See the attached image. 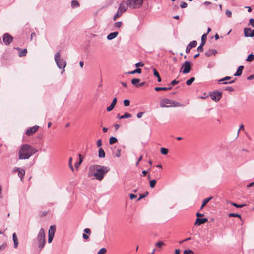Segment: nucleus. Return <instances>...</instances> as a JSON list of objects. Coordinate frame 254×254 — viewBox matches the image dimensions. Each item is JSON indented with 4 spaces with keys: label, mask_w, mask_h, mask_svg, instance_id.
<instances>
[{
    "label": "nucleus",
    "mask_w": 254,
    "mask_h": 254,
    "mask_svg": "<svg viewBox=\"0 0 254 254\" xmlns=\"http://www.w3.org/2000/svg\"><path fill=\"white\" fill-rule=\"evenodd\" d=\"M109 170L110 168L108 166L99 165H91L89 168L88 176L90 177L94 176L96 179L101 181Z\"/></svg>",
    "instance_id": "nucleus-1"
},
{
    "label": "nucleus",
    "mask_w": 254,
    "mask_h": 254,
    "mask_svg": "<svg viewBox=\"0 0 254 254\" xmlns=\"http://www.w3.org/2000/svg\"><path fill=\"white\" fill-rule=\"evenodd\" d=\"M37 152V150L30 145H22L18 151L19 159L21 160L29 159L33 154Z\"/></svg>",
    "instance_id": "nucleus-2"
},
{
    "label": "nucleus",
    "mask_w": 254,
    "mask_h": 254,
    "mask_svg": "<svg viewBox=\"0 0 254 254\" xmlns=\"http://www.w3.org/2000/svg\"><path fill=\"white\" fill-rule=\"evenodd\" d=\"M54 60L58 68L62 69L61 74H63L65 71L64 68L66 65V62L64 58H61L60 51L56 53L54 56Z\"/></svg>",
    "instance_id": "nucleus-3"
},
{
    "label": "nucleus",
    "mask_w": 254,
    "mask_h": 254,
    "mask_svg": "<svg viewBox=\"0 0 254 254\" xmlns=\"http://www.w3.org/2000/svg\"><path fill=\"white\" fill-rule=\"evenodd\" d=\"M37 240L38 243V247L40 250H41L44 247L45 241V233L44 229L41 228L37 237Z\"/></svg>",
    "instance_id": "nucleus-4"
},
{
    "label": "nucleus",
    "mask_w": 254,
    "mask_h": 254,
    "mask_svg": "<svg viewBox=\"0 0 254 254\" xmlns=\"http://www.w3.org/2000/svg\"><path fill=\"white\" fill-rule=\"evenodd\" d=\"M143 0H127L128 6L132 9L140 7L143 3Z\"/></svg>",
    "instance_id": "nucleus-5"
},
{
    "label": "nucleus",
    "mask_w": 254,
    "mask_h": 254,
    "mask_svg": "<svg viewBox=\"0 0 254 254\" xmlns=\"http://www.w3.org/2000/svg\"><path fill=\"white\" fill-rule=\"evenodd\" d=\"M181 69H182V73L183 74L189 73L191 69L190 63L188 61L184 62L181 66Z\"/></svg>",
    "instance_id": "nucleus-6"
},
{
    "label": "nucleus",
    "mask_w": 254,
    "mask_h": 254,
    "mask_svg": "<svg viewBox=\"0 0 254 254\" xmlns=\"http://www.w3.org/2000/svg\"><path fill=\"white\" fill-rule=\"evenodd\" d=\"M222 96V93L217 90L210 93L211 99L215 102L219 101L221 98Z\"/></svg>",
    "instance_id": "nucleus-7"
},
{
    "label": "nucleus",
    "mask_w": 254,
    "mask_h": 254,
    "mask_svg": "<svg viewBox=\"0 0 254 254\" xmlns=\"http://www.w3.org/2000/svg\"><path fill=\"white\" fill-rule=\"evenodd\" d=\"M13 37L9 34L5 33L3 35V41L6 45H9L13 41Z\"/></svg>",
    "instance_id": "nucleus-8"
},
{
    "label": "nucleus",
    "mask_w": 254,
    "mask_h": 254,
    "mask_svg": "<svg viewBox=\"0 0 254 254\" xmlns=\"http://www.w3.org/2000/svg\"><path fill=\"white\" fill-rule=\"evenodd\" d=\"M127 8L125 6L121 5L118 8L116 14L113 17V20L115 21L117 18L120 17L122 14L127 10Z\"/></svg>",
    "instance_id": "nucleus-9"
},
{
    "label": "nucleus",
    "mask_w": 254,
    "mask_h": 254,
    "mask_svg": "<svg viewBox=\"0 0 254 254\" xmlns=\"http://www.w3.org/2000/svg\"><path fill=\"white\" fill-rule=\"evenodd\" d=\"M172 100L168 99L167 98H164L162 99L160 102V106L161 108L163 107H170L171 105Z\"/></svg>",
    "instance_id": "nucleus-10"
},
{
    "label": "nucleus",
    "mask_w": 254,
    "mask_h": 254,
    "mask_svg": "<svg viewBox=\"0 0 254 254\" xmlns=\"http://www.w3.org/2000/svg\"><path fill=\"white\" fill-rule=\"evenodd\" d=\"M39 128V126L38 125H35L32 127H30L27 130L26 132V134L27 136L32 135L36 131L38 130Z\"/></svg>",
    "instance_id": "nucleus-11"
},
{
    "label": "nucleus",
    "mask_w": 254,
    "mask_h": 254,
    "mask_svg": "<svg viewBox=\"0 0 254 254\" xmlns=\"http://www.w3.org/2000/svg\"><path fill=\"white\" fill-rule=\"evenodd\" d=\"M244 32V35L246 37L254 36V30H252L250 28H245Z\"/></svg>",
    "instance_id": "nucleus-12"
},
{
    "label": "nucleus",
    "mask_w": 254,
    "mask_h": 254,
    "mask_svg": "<svg viewBox=\"0 0 254 254\" xmlns=\"http://www.w3.org/2000/svg\"><path fill=\"white\" fill-rule=\"evenodd\" d=\"M197 42L195 40H193L190 42L187 46L186 49V53H189L190 50L194 47H195L197 45Z\"/></svg>",
    "instance_id": "nucleus-13"
},
{
    "label": "nucleus",
    "mask_w": 254,
    "mask_h": 254,
    "mask_svg": "<svg viewBox=\"0 0 254 254\" xmlns=\"http://www.w3.org/2000/svg\"><path fill=\"white\" fill-rule=\"evenodd\" d=\"M231 78V77L230 76H226L225 77L219 80L218 82L219 83H221V82L223 81V82L222 83V84H232V83H234L235 80H236V79L234 80H233L232 81H230L229 82L225 81L226 80H230Z\"/></svg>",
    "instance_id": "nucleus-14"
},
{
    "label": "nucleus",
    "mask_w": 254,
    "mask_h": 254,
    "mask_svg": "<svg viewBox=\"0 0 254 254\" xmlns=\"http://www.w3.org/2000/svg\"><path fill=\"white\" fill-rule=\"evenodd\" d=\"M207 221H208V219L206 218H197L196 219L195 224L198 225H200L201 224H203L207 222Z\"/></svg>",
    "instance_id": "nucleus-15"
},
{
    "label": "nucleus",
    "mask_w": 254,
    "mask_h": 254,
    "mask_svg": "<svg viewBox=\"0 0 254 254\" xmlns=\"http://www.w3.org/2000/svg\"><path fill=\"white\" fill-rule=\"evenodd\" d=\"M217 53L215 49H210L205 53V56L207 57H210L212 55H215Z\"/></svg>",
    "instance_id": "nucleus-16"
},
{
    "label": "nucleus",
    "mask_w": 254,
    "mask_h": 254,
    "mask_svg": "<svg viewBox=\"0 0 254 254\" xmlns=\"http://www.w3.org/2000/svg\"><path fill=\"white\" fill-rule=\"evenodd\" d=\"M131 117H132L131 114L130 113H127V112L125 113L124 114V115H123L121 116V115H120L119 114H118L117 116V118H118L119 119L128 118H131Z\"/></svg>",
    "instance_id": "nucleus-17"
},
{
    "label": "nucleus",
    "mask_w": 254,
    "mask_h": 254,
    "mask_svg": "<svg viewBox=\"0 0 254 254\" xmlns=\"http://www.w3.org/2000/svg\"><path fill=\"white\" fill-rule=\"evenodd\" d=\"M18 51H19V53H18V55H19V57H23V56H24L26 55L27 52V49H21L20 48H16Z\"/></svg>",
    "instance_id": "nucleus-18"
},
{
    "label": "nucleus",
    "mask_w": 254,
    "mask_h": 254,
    "mask_svg": "<svg viewBox=\"0 0 254 254\" xmlns=\"http://www.w3.org/2000/svg\"><path fill=\"white\" fill-rule=\"evenodd\" d=\"M118 34V32H113L110 33L108 35L107 38L109 40H112L116 38Z\"/></svg>",
    "instance_id": "nucleus-19"
},
{
    "label": "nucleus",
    "mask_w": 254,
    "mask_h": 254,
    "mask_svg": "<svg viewBox=\"0 0 254 254\" xmlns=\"http://www.w3.org/2000/svg\"><path fill=\"white\" fill-rule=\"evenodd\" d=\"M13 240L14 242V247L16 248L18 245V238L15 233H14L12 235Z\"/></svg>",
    "instance_id": "nucleus-20"
},
{
    "label": "nucleus",
    "mask_w": 254,
    "mask_h": 254,
    "mask_svg": "<svg viewBox=\"0 0 254 254\" xmlns=\"http://www.w3.org/2000/svg\"><path fill=\"white\" fill-rule=\"evenodd\" d=\"M244 69V66L241 65L239 66L236 72L234 74V76H240L242 75L243 69Z\"/></svg>",
    "instance_id": "nucleus-21"
},
{
    "label": "nucleus",
    "mask_w": 254,
    "mask_h": 254,
    "mask_svg": "<svg viewBox=\"0 0 254 254\" xmlns=\"http://www.w3.org/2000/svg\"><path fill=\"white\" fill-rule=\"evenodd\" d=\"M153 75L154 76L156 77L157 78V81L159 82H160L161 81V78L159 75V73L155 68H153Z\"/></svg>",
    "instance_id": "nucleus-22"
},
{
    "label": "nucleus",
    "mask_w": 254,
    "mask_h": 254,
    "mask_svg": "<svg viewBox=\"0 0 254 254\" xmlns=\"http://www.w3.org/2000/svg\"><path fill=\"white\" fill-rule=\"evenodd\" d=\"M18 172V175L19 177L22 178L25 175V171L23 169H20L19 168H17L15 170Z\"/></svg>",
    "instance_id": "nucleus-23"
},
{
    "label": "nucleus",
    "mask_w": 254,
    "mask_h": 254,
    "mask_svg": "<svg viewBox=\"0 0 254 254\" xmlns=\"http://www.w3.org/2000/svg\"><path fill=\"white\" fill-rule=\"evenodd\" d=\"M98 155L99 158H104L105 157V153L102 148H100L99 149Z\"/></svg>",
    "instance_id": "nucleus-24"
},
{
    "label": "nucleus",
    "mask_w": 254,
    "mask_h": 254,
    "mask_svg": "<svg viewBox=\"0 0 254 254\" xmlns=\"http://www.w3.org/2000/svg\"><path fill=\"white\" fill-rule=\"evenodd\" d=\"M140 82V79L138 78H133L131 80V83L136 87H138V83Z\"/></svg>",
    "instance_id": "nucleus-25"
},
{
    "label": "nucleus",
    "mask_w": 254,
    "mask_h": 254,
    "mask_svg": "<svg viewBox=\"0 0 254 254\" xmlns=\"http://www.w3.org/2000/svg\"><path fill=\"white\" fill-rule=\"evenodd\" d=\"M55 231H56V227L54 225L51 226L50 227V229L49 230L48 234H50V235H54Z\"/></svg>",
    "instance_id": "nucleus-26"
},
{
    "label": "nucleus",
    "mask_w": 254,
    "mask_h": 254,
    "mask_svg": "<svg viewBox=\"0 0 254 254\" xmlns=\"http://www.w3.org/2000/svg\"><path fill=\"white\" fill-rule=\"evenodd\" d=\"M212 198V197H209V198L204 199L203 200V202H202V206L201 207V209H202V208L204 207Z\"/></svg>",
    "instance_id": "nucleus-27"
},
{
    "label": "nucleus",
    "mask_w": 254,
    "mask_h": 254,
    "mask_svg": "<svg viewBox=\"0 0 254 254\" xmlns=\"http://www.w3.org/2000/svg\"><path fill=\"white\" fill-rule=\"evenodd\" d=\"M154 90L156 91H167V90H171V88L156 87H155Z\"/></svg>",
    "instance_id": "nucleus-28"
},
{
    "label": "nucleus",
    "mask_w": 254,
    "mask_h": 254,
    "mask_svg": "<svg viewBox=\"0 0 254 254\" xmlns=\"http://www.w3.org/2000/svg\"><path fill=\"white\" fill-rule=\"evenodd\" d=\"M206 38H207V34H204L203 35H202V37H201V43H200V45H204L205 43H206Z\"/></svg>",
    "instance_id": "nucleus-29"
},
{
    "label": "nucleus",
    "mask_w": 254,
    "mask_h": 254,
    "mask_svg": "<svg viewBox=\"0 0 254 254\" xmlns=\"http://www.w3.org/2000/svg\"><path fill=\"white\" fill-rule=\"evenodd\" d=\"M171 107H181L182 106V104L177 101L172 100L171 105H169Z\"/></svg>",
    "instance_id": "nucleus-30"
},
{
    "label": "nucleus",
    "mask_w": 254,
    "mask_h": 254,
    "mask_svg": "<svg viewBox=\"0 0 254 254\" xmlns=\"http://www.w3.org/2000/svg\"><path fill=\"white\" fill-rule=\"evenodd\" d=\"M79 3L76 0H72L71 1V7L72 8H76L79 7Z\"/></svg>",
    "instance_id": "nucleus-31"
},
{
    "label": "nucleus",
    "mask_w": 254,
    "mask_h": 254,
    "mask_svg": "<svg viewBox=\"0 0 254 254\" xmlns=\"http://www.w3.org/2000/svg\"><path fill=\"white\" fill-rule=\"evenodd\" d=\"M141 72H142L141 69L137 68L136 69H135V70H134L132 71L128 72V73L130 74H134L136 73L140 74L141 73Z\"/></svg>",
    "instance_id": "nucleus-32"
},
{
    "label": "nucleus",
    "mask_w": 254,
    "mask_h": 254,
    "mask_svg": "<svg viewBox=\"0 0 254 254\" xmlns=\"http://www.w3.org/2000/svg\"><path fill=\"white\" fill-rule=\"evenodd\" d=\"M118 141L117 139L115 137H111L109 139V144L110 145L113 144Z\"/></svg>",
    "instance_id": "nucleus-33"
},
{
    "label": "nucleus",
    "mask_w": 254,
    "mask_h": 254,
    "mask_svg": "<svg viewBox=\"0 0 254 254\" xmlns=\"http://www.w3.org/2000/svg\"><path fill=\"white\" fill-rule=\"evenodd\" d=\"M195 80V78L192 77H191L190 79L187 80L186 81V84L188 86L190 85L193 82H194Z\"/></svg>",
    "instance_id": "nucleus-34"
},
{
    "label": "nucleus",
    "mask_w": 254,
    "mask_h": 254,
    "mask_svg": "<svg viewBox=\"0 0 254 254\" xmlns=\"http://www.w3.org/2000/svg\"><path fill=\"white\" fill-rule=\"evenodd\" d=\"M230 203L232 206L236 208H242L243 207L246 206L245 204H238L234 202H230Z\"/></svg>",
    "instance_id": "nucleus-35"
},
{
    "label": "nucleus",
    "mask_w": 254,
    "mask_h": 254,
    "mask_svg": "<svg viewBox=\"0 0 254 254\" xmlns=\"http://www.w3.org/2000/svg\"><path fill=\"white\" fill-rule=\"evenodd\" d=\"M149 184L150 187L151 188H153L155 186V185L156 184V180L155 179L151 180L150 181Z\"/></svg>",
    "instance_id": "nucleus-36"
},
{
    "label": "nucleus",
    "mask_w": 254,
    "mask_h": 254,
    "mask_svg": "<svg viewBox=\"0 0 254 254\" xmlns=\"http://www.w3.org/2000/svg\"><path fill=\"white\" fill-rule=\"evenodd\" d=\"M148 194V192L147 191H146L144 194H140L139 195V197L137 199V201H139V200L143 199V198L145 197Z\"/></svg>",
    "instance_id": "nucleus-37"
},
{
    "label": "nucleus",
    "mask_w": 254,
    "mask_h": 254,
    "mask_svg": "<svg viewBox=\"0 0 254 254\" xmlns=\"http://www.w3.org/2000/svg\"><path fill=\"white\" fill-rule=\"evenodd\" d=\"M254 59V55L253 54H251L248 55L247 57V58L246 59V61L251 62L253 61Z\"/></svg>",
    "instance_id": "nucleus-38"
},
{
    "label": "nucleus",
    "mask_w": 254,
    "mask_h": 254,
    "mask_svg": "<svg viewBox=\"0 0 254 254\" xmlns=\"http://www.w3.org/2000/svg\"><path fill=\"white\" fill-rule=\"evenodd\" d=\"M183 254H195L191 250H186L184 251Z\"/></svg>",
    "instance_id": "nucleus-39"
},
{
    "label": "nucleus",
    "mask_w": 254,
    "mask_h": 254,
    "mask_svg": "<svg viewBox=\"0 0 254 254\" xmlns=\"http://www.w3.org/2000/svg\"><path fill=\"white\" fill-rule=\"evenodd\" d=\"M106 252V249L105 248H102L98 251L97 254H105Z\"/></svg>",
    "instance_id": "nucleus-40"
},
{
    "label": "nucleus",
    "mask_w": 254,
    "mask_h": 254,
    "mask_svg": "<svg viewBox=\"0 0 254 254\" xmlns=\"http://www.w3.org/2000/svg\"><path fill=\"white\" fill-rule=\"evenodd\" d=\"M81 155L80 154L79 155L80 161L79 162H76L75 164V167L76 168H78L79 167V166L80 165L81 162H82V160L81 158Z\"/></svg>",
    "instance_id": "nucleus-41"
},
{
    "label": "nucleus",
    "mask_w": 254,
    "mask_h": 254,
    "mask_svg": "<svg viewBox=\"0 0 254 254\" xmlns=\"http://www.w3.org/2000/svg\"><path fill=\"white\" fill-rule=\"evenodd\" d=\"M229 217H235L241 218V215L238 213H229L228 215Z\"/></svg>",
    "instance_id": "nucleus-42"
},
{
    "label": "nucleus",
    "mask_w": 254,
    "mask_h": 254,
    "mask_svg": "<svg viewBox=\"0 0 254 254\" xmlns=\"http://www.w3.org/2000/svg\"><path fill=\"white\" fill-rule=\"evenodd\" d=\"M165 244L163 241H159L155 244V246L158 248H161Z\"/></svg>",
    "instance_id": "nucleus-43"
},
{
    "label": "nucleus",
    "mask_w": 254,
    "mask_h": 254,
    "mask_svg": "<svg viewBox=\"0 0 254 254\" xmlns=\"http://www.w3.org/2000/svg\"><path fill=\"white\" fill-rule=\"evenodd\" d=\"M168 152V150L165 148H161V153L163 155H166Z\"/></svg>",
    "instance_id": "nucleus-44"
},
{
    "label": "nucleus",
    "mask_w": 254,
    "mask_h": 254,
    "mask_svg": "<svg viewBox=\"0 0 254 254\" xmlns=\"http://www.w3.org/2000/svg\"><path fill=\"white\" fill-rule=\"evenodd\" d=\"M115 106V105L113 104V103H111L110 105L107 108V111L108 112L112 111L114 108Z\"/></svg>",
    "instance_id": "nucleus-45"
},
{
    "label": "nucleus",
    "mask_w": 254,
    "mask_h": 254,
    "mask_svg": "<svg viewBox=\"0 0 254 254\" xmlns=\"http://www.w3.org/2000/svg\"><path fill=\"white\" fill-rule=\"evenodd\" d=\"M135 65L136 67H143L144 65V64L142 62H137V63H136Z\"/></svg>",
    "instance_id": "nucleus-46"
},
{
    "label": "nucleus",
    "mask_w": 254,
    "mask_h": 254,
    "mask_svg": "<svg viewBox=\"0 0 254 254\" xmlns=\"http://www.w3.org/2000/svg\"><path fill=\"white\" fill-rule=\"evenodd\" d=\"M72 157H70L69 158V167L71 169V170L73 171H74V168H73V167L72 165Z\"/></svg>",
    "instance_id": "nucleus-47"
},
{
    "label": "nucleus",
    "mask_w": 254,
    "mask_h": 254,
    "mask_svg": "<svg viewBox=\"0 0 254 254\" xmlns=\"http://www.w3.org/2000/svg\"><path fill=\"white\" fill-rule=\"evenodd\" d=\"M188 6V4L185 2H182L180 5V6L181 8H186Z\"/></svg>",
    "instance_id": "nucleus-48"
},
{
    "label": "nucleus",
    "mask_w": 254,
    "mask_h": 254,
    "mask_svg": "<svg viewBox=\"0 0 254 254\" xmlns=\"http://www.w3.org/2000/svg\"><path fill=\"white\" fill-rule=\"evenodd\" d=\"M122 25V22L121 21L117 22L114 24V26L116 28H120Z\"/></svg>",
    "instance_id": "nucleus-49"
},
{
    "label": "nucleus",
    "mask_w": 254,
    "mask_h": 254,
    "mask_svg": "<svg viewBox=\"0 0 254 254\" xmlns=\"http://www.w3.org/2000/svg\"><path fill=\"white\" fill-rule=\"evenodd\" d=\"M224 90L228 91L230 92L234 91V89L232 87H226V88H224Z\"/></svg>",
    "instance_id": "nucleus-50"
},
{
    "label": "nucleus",
    "mask_w": 254,
    "mask_h": 254,
    "mask_svg": "<svg viewBox=\"0 0 254 254\" xmlns=\"http://www.w3.org/2000/svg\"><path fill=\"white\" fill-rule=\"evenodd\" d=\"M179 83V81L178 80H176L175 79V80L172 81L171 82V83L169 84H168V85L174 86V85H176V84H178Z\"/></svg>",
    "instance_id": "nucleus-51"
},
{
    "label": "nucleus",
    "mask_w": 254,
    "mask_h": 254,
    "mask_svg": "<svg viewBox=\"0 0 254 254\" xmlns=\"http://www.w3.org/2000/svg\"><path fill=\"white\" fill-rule=\"evenodd\" d=\"M124 104L125 106H128L130 105V101L128 99L124 100Z\"/></svg>",
    "instance_id": "nucleus-52"
},
{
    "label": "nucleus",
    "mask_w": 254,
    "mask_h": 254,
    "mask_svg": "<svg viewBox=\"0 0 254 254\" xmlns=\"http://www.w3.org/2000/svg\"><path fill=\"white\" fill-rule=\"evenodd\" d=\"M54 236V235H50V234H48V242L49 243L52 242V241L53 239Z\"/></svg>",
    "instance_id": "nucleus-53"
},
{
    "label": "nucleus",
    "mask_w": 254,
    "mask_h": 254,
    "mask_svg": "<svg viewBox=\"0 0 254 254\" xmlns=\"http://www.w3.org/2000/svg\"><path fill=\"white\" fill-rule=\"evenodd\" d=\"M225 13L228 17H231L232 16V12L231 11L226 10Z\"/></svg>",
    "instance_id": "nucleus-54"
},
{
    "label": "nucleus",
    "mask_w": 254,
    "mask_h": 254,
    "mask_svg": "<svg viewBox=\"0 0 254 254\" xmlns=\"http://www.w3.org/2000/svg\"><path fill=\"white\" fill-rule=\"evenodd\" d=\"M203 45H201L200 44V45L197 47V51L198 52H202L203 51Z\"/></svg>",
    "instance_id": "nucleus-55"
},
{
    "label": "nucleus",
    "mask_w": 254,
    "mask_h": 254,
    "mask_svg": "<svg viewBox=\"0 0 254 254\" xmlns=\"http://www.w3.org/2000/svg\"><path fill=\"white\" fill-rule=\"evenodd\" d=\"M249 24L254 28V19L251 18L249 20Z\"/></svg>",
    "instance_id": "nucleus-56"
},
{
    "label": "nucleus",
    "mask_w": 254,
    "mask_h": 254,
    "mask_svg": "<svg viewBox=\"0 0 254 254\" xmlns=\"http://www.w3.org/2000/svg\"><path fill=\"white\" fill-rule=\"evenodd\" d=\"M121 156V149H118L116 151V156L119 157Z\"/></svg>",
    "instance_id": "nucleus-57"
},
{
    "label": "nucleus",
    "mask_w": 254,
    "mask_h": 254,
    "mask_svg": "<svg viewBox=\"0 0 254 254\" xmlns=\"http://www.w3.org/2000/svg\"><path fill=\"white\" fill-rule=\"evenodd\" d=\"M102 145V140L101 139H99L97 141V146L98 147H101Z\"/></svg>",
    "instance_id": "nucleus-58"
},
{
    "label": "nucleus",
    "mask_w": 254,
    "mask_h": 254,
    "mask_svg": "<svg viewBox=\"0 0 254 254\" xmlns=\"http://www.w3.org/2000/svg\"><path fill=\"white\" fill-rule=\"evenodd\" d=\"M84 231L86 234H91V231H90V229L89 228H85L84 230Z\"/></svg>",
    "instance_id": "nucleus-59"
},
{
    "label": "nucleus",
    "mask_w": 254,
    "mask_h": 254,
    "mask_svg": "<svg viewBox=\"0 0 254 254\" xmlns=\"http://www.w3.org/2000/svg\"><path fill=\"white\" fill-rule=\"evenodd\" d=\"M137 197V195L134 194H130V199H133Z\"/></svg>",
    "instance_id": "nucleus-60"
},
{
    "label": "nucleus",
    "mask_w": 254,
    "mask_h": 254,
    "mask_svg": "<svg viewBox=\"0 0 254 254\" xmlns=\"http://www.w3.org/2000/svg\"><path fill=\"white\" fill-rule=\"evenodd\" d=\"M7 246V245L6 244H3L1 245L0 246V251L2 249H5Z\"/></svg>",
    "instance_id": "nucleus-61"
},
{
    "label": "nucleus",
    "mask_w": 254,
    "mask_h": 254,
    "mask_svg": "<svg viewBox=\"0 0 254 254\" xmlns=\"http://www.w3.org/2000/svg\"><path fill=\"white\" fill-rule=\"evenodd\" d=\"M247 79L248 80H253V79H254V74L248 76Z\"/></svg>",
    "instance_id": "nucleus-62"
},
{
    "label": "nucleus",
    "mask_w": 254,
    "mask_h": 254,
    "mask_svg": "<svg viewBox=\"0 0 254 254\" xmlns=\"http://www.w3.org/2000/svg\"><path fill=\"white\" fill-rule=\"evenodd\" d=\"M143 114V112H138L137 114V118H140L142 116Z\"/></svg>",
    "instance_id": "nucleus-63"
},
{
    "label": "nucleus",
    "mask_w": 254,
    "mask_h": 254,
    "mask_svg": "<svg viewBox=\"0 0 254 254\" xmlns=\"http://www.w3.org/2000/svg\"><path fill=\"white\" fill-rule=\"evenodd\" d=\"M114 127L115 130H117L120 127V125L119 124H115Z\"/></svg>",
    "instance_id": "nucleus-64"
}]
</instances>
